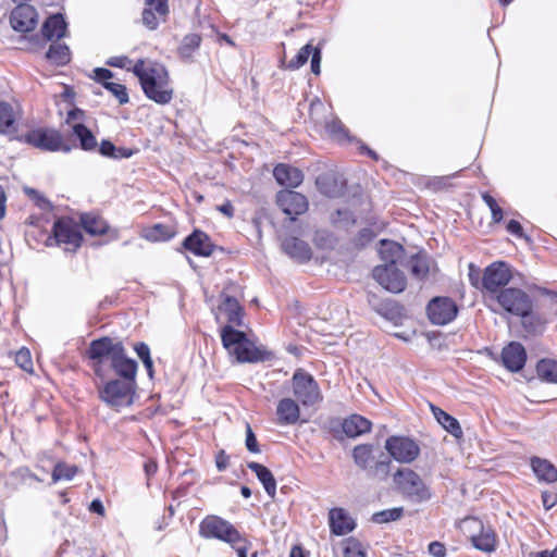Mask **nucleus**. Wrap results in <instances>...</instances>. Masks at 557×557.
Here are the masks:
<instances>
[{"label":"nucleus","instance_id":"obj_59","mask_svg":"<svg viewBox=\"0 0 557 557\" xmlns=\"http://www.w3.org/2000/svg\"><path fill=\"white\" fill-rule=\"evenodd\" d=\"M320 63H321V50L319 48H314V51L311 57V71L315 75L320 74Z\"/></svg>","mask_w":557,"mask_h":557},{"label":"nucleus","instance_id":"obj_29","mask_svg":"<svg viewBox=\"0 0 557 557\" xmlns=\"http://www.w3.org/2000/svg\"><path fill=\"white\" fill-rule=\"evenodd\" d=\"M247 467L256 473L258 480L262 483L267 494L273 498L276 493V481L272 472L263 465L255 461L248 462Z\"/></svg>","mask_w":557,"mask_h":557},{"label":"nucleus","instance_id":"obj_57","mask_svg":"<svg viewBox=\"0 0 557 557\" xmlns=\"http://www.w3.org/2000/svg\"><path fill=\"white\" fill-rule=\"evenodd\" d=\"M542 502L543 506L546 510L553 508L557 503V494L552 492H543L542 493Z\"/></svg>","mask_w":557,"mask_h":557},{"label":"nucleus","instance_id":"obj_16","mask_svg":"<svg viewBox=\"0 0 557 557\" xmlns=\"http://www.w3.org/2000/svg\"><path fill=\"white\" fill-rule=\"evenodd\" d=\"M52 234L55 244H66L70 245L73 249H77L83 242V236L78 226L67 219H59L55 221L53 224ZM51 240L52 237L49 235L47 237L46 245H51Z\"/></svg>","mask_w":557,"mask_h":557},{"label":"nucleus","instance_id":"obj_13","mask_svg":"<svg viewBox=\"0 0 557 557\" xmlns=\"http://www.w3.org/2000/svg\"><path fill=\"white\" fill-rule=\"evenodd\" d=\"M511 280V271L506 262L497 261L488 265L483 274L482 286L488 293L490 298L496 297Z\"/></svg>","mask_w":557,"mask_h":557},{"label":"nucleus","instance_id":"obj_35","mask_svg":"<svg viewBox=\"0 0 557 557\" xmlns=\"http://www.w3.org/2000/svg\"><path fill=\"white\" fill-rule=\"evenodd\" d=\"M531 465L540 480L548 483L557 481V469L549 461L535 457L532 459Z\"/></svg>","mask_w":557,"mask_h":557},{"label":"nucleus","instance_id":"obj_37","mask_svg":"<svg viewBox=\"0 0 557 557\" xmlns=\"http://www.w3.org/2000/svg\"><path fill=\"white\" fill-rule=\"evenodd\" d=\"M408 268L410 270L411 275L422 281L424 280L430 271V259L426 255L418 253L410 258L408 261Z\"/></svg>","mask_w":557,"mask_h":557},{"label":"nucleus","instance_id":"obj_12","mask_svg":"<svg viewBox=\"0 0 557 557\" xmlns=\"http://www.w3.org/2000/svg\"><path fill=\"white\" fill-rule=\"evenodd\" d=\"M384 447L391 458L399 463H411L420 455L419 444L413 438L404 435L387 437Z\"/></svg>","mask_w":557,"mask_h":557},{"label":"nucleus","instance_id":"obj_46","mask_svg":"<svg viewBox=\"0 0 557 557\" xmlns=\"http://www.w3.org/2000/svg\"><path fill=\"white\" fill-rule=\"evenodd\" d=\"M10 479L16 484H25L30 480L40 482L41 480L30 471L28 467H20L10 473Z\"/></svg>","mask_w":557,"mask_h":557},{"label":"nucleus","instance_id":"obj_15","mask_svg":"<svg viewBox=\"0 0 557 557\" xmlns=\"http://www.w3.org/2000/svg\"><path fill=\"white\" fill-rule=\"evenodd\" d=\"M372 274L374 280L391 293H401L407 286L405 274L394 264L377 265Z\"/></svg>","mask_w":557,"mask_h":557},{"label":"nucleus","instance_id":"obj_50","mask_svg":"<svg viewBox=\"0 0 557 557\" xmlns=\"http://www.w3.org/2000/svg\"><path fill=\"white\" fill-rule=\"evenodd\" d=\"M246 448L253 454L260 453V447L257 441V437L250 426L249 423L246 424V441H245Z\"/></svg>","mask_w":557,"mask_h":557},{"label":"nucleus","instance_id":"obj_51","mask_svg":"<svg viewBox=\"0 0 557 557\" xmlns=\"http://www.w3.org/2000/svg\"><path fill=\"white\" fill-rule=\"evenodd\" d=\"M94 75L91 76L96 82L100 83L103 87L106 83H110L109 79L113 77V73L104 67L94 69Z\"/></svg>","mask_w":557,"mask_h":557},{"label":"nucleus","instance_id":"obj_31","mask_svg":"<svg viewBox=\"0 0 557 557\" xmlns=\"http://www.w3.org/2000/svg\"><path fill=\"white\" fill-rule=\"evenodd\" d=\"M380 255L385 264L396 265L404 255V248L396 242L382 239L380 242Z\"/></svg>","mask_w":557,"mask_h":557},{"label":"nucleus","instance_id":"obj_7","mask_svg":"<svg viewBox=\"0 0 557 557\" xmlns=\"http://www.w3.org/2000/svg\"><path fill=\"white\" fill-rule=\"evenodd\" d=\"M462 533L471 541L472 545L482 552L492 553L496 549V534L490 525L474 517H467L459 524Z\"/></svg>","mask_w":557,"mask_h":557},{"label":"nucleus","instance_id":"obj_53","mask_svg":"<svg viewBox=\"0 0 557 557\" xmlns=\"http://www.w3.org/2000/svg\"><path fill=\"white\" fill-rule=\"evenodd\" d=\"M26 194L36 201V203L42 208V209H46V208H49L50 207V202L44 197L41 196L37 190L33 189V188H26L25 189Z\"/></svg>","mask_w":557,"mask_h":557},{"label":"nucleus","instance_id":"obj_3","mask_svg":"<svg viewBox=\"0 0 557 557\" xmlns=\"http://www.w3.org/2000/svg\"><path fill=\"white\" fill-rule=\"evenodd\" d=\"M393 483L400 495L413 503H424L432 498L430 486L410 468H400L394 472Z\"/></svg>","mask_w":557,"mask_h":557},{"label":"nucleus","instance_id":"obj_32","mask_svg":"<svg viewBox=\"0 0 557 557\" xmlns=\"http://www.w3.org/2000/svg\"><path fill=\"white\" fill-rule=\"evenodd\" d=\"M81 223L83 228L90 235H103L109 230L107 221L96 214L85 213L81 216Z\"/></svg>","mask_w":557,"mask_h":557},{"label":"nucleus","instance_id":"obj_28","mask_svg":"<svg viewBox=\"0 0 557 557\" xmlns=\"http://www.w3.org/2000/svg\"><path fill=\"white\" fill-rule=\"evenodd\" d=\"M371 422L359 414L346 418L342 424L343 432L348 437H357L371 431Z\"/></svg>","mask_w":557,"mask_h":557},{"label":"nucleus","instance_id":"obj_9","mask_svg":"<svg viewBox=\"0 0 557 557\" xmlns=\"http://www.w3.org/2000/svg\"><path fill=\"white\" fill-rule=\"evenodd\" d=\"M292 387L294 396L305 407L315 406L323 399L318 382L302 369H297L294 372Z\"/></svg>","mask_w":557,"mask_h":557},{"label":"nucleus","instance_id":"obj_5","mask_svg":"<svg viewBox=\"0 0 557 557\" xmlns=\"http://www.w3.org/2000/svg\"><path fill=\"white\" fill-rule=\"evenodd\" d=\"M235 325H225L221 330V339L224 348L234 356L238 362H256L260 360L259 351L248 341L246 334L234 329Z\"/></svg>","mask_w":557,"mask_h":557},{"label":"nucleus","instance_id":"obj_22","mask_svg":"<svg viewBox=\"0 0 557 557\" xmlns=\"http://www.w3.org/2000/svg\"><path fill=\"white\" fill-rule=\"evenodd\" d=\"M183 246L194 255L201 257L211 256L214 249V245L212 244L210 237L205 232L199 230H196L190 235H188L184 239Z\"/></svg>","mask_w":557,"mask_h":557},{"label":"nucleus","instance_id":"obj_24","mask_svg":"<svg viewBox=\"0 0 557 557\" xmlns=\"http://www.w3.org/2000/svg\"><path fill=\"white\" fill-rule=\"evenodd\" d=\"M300 407L295 399L282 398L276 406V422L278 425H293L299 421Z\"/></svg>","mask_w":557,"mask_h":557},{"label":"nucleus","instance_id":"obj_44","mask_svg":"<svg viewBox=\"0 0 557 557\" xmlns=\"http://www.w3.org/2000/svg\"><path fill=\"white\" fill-rule=\"evenodd\" d=\"M201 37L197 34H189L184 37L178 51L184 58H189L193 52L200 46Z\"/></svg>","mask_w":557,"mask_h":557},{"label":"nucleus","instance_id":"obj_30","mask_svg":"<svg viewBox=\"0 0 557 557\" xmlns=\"http://www.w3.org/2000/svg\"><path fill=\"white\" fill-rule=\"evenodd\" d=\"M431 410L436 418L437 422L453 436L460 438L462 436V429L456 418L444 411L443 409L431 405Z\"/></svg>","mask_w":557,"mask_h":557},{"label":"nucleus","instance_id":"obj_1","mask_svg":"<svg viewBox=\"0 0 557 557\" xmlns=\"http://www.w3.org/2000/svg\"><path fill=\"white\" fill-rule=\"evenodd\" d=\"M87 357L92 361V369L98 377L103 379L104 361L109 360L111 368L121 377L135 381L137 362L126 356L125 347L121 341L103 336L91 341Z\"/></svg>","mask_w":557,"mask_h":557},{"label":"nucleus","instance_id":"obj_10","mask_svg":"<svg viewBox=\"0 0 557 557\" xmlns=\"http://www.w3.org/2000/svg\"><path fill=\"white\" fill-rule=\"evenodd\" d=\"M492 300H495L506 312L516 317L527 318L533 309L530 296L516 287L503 288Z\"/></svg>","mask_w":557,"mask_h":557},{"label":"nucleus","instance_id":"obj_56","mask_svg":"<svg viewBox=\"0 0 557 557\" xmlns=\"http://www.w3.org/2000/svg\"><path fill=\"white\" fill-rule=\"evenodd\" d=\"M429 553L434 557H445L446 547L443 543L435 541L429 544Z\"/></svg>","mask_w":557,"mask_h":557},{"label":"nucleus","instance_id":"obj_4","mask_svg":"<svg viewBox=\"0 0 557 557\" xmlns=\"http://www.w3.org/2000/svg\"><path fill=\"white\" fill-rule=\"evenodd\" d=\"M377 449L372 444H360L352 449V459L356 466L366 471L367 475L379 481H385L391 470V460L377 459Z\"/></svg>","mask_w":557,"mask_h":557},{"label":"nucleus","instance_id":"obj_34","mask_svg":"<svg viewBox=\"0 0 557 557\" xmlns=\"http://www.w3.org/2000/svg\"><path fill=\"white\" fill-rule=\"evenodd\" d=\"M16 129L15 111L9 103L0 101V133L14 134Z\"/></svg>","mask_w":557,"mask_h":557},{"label":"nucleus","instance_id":"obj_19","mask_svg":"<svg viewBox=\"0 0 557 557\" xmlns=\"http://www.w3.org/2000/svg\"><path fill=\"white\" fill-rule=\"evenodd\" d=\"M169 13L168 0H146L141 14L143 24L153 30L164 22Z\"/></svg>","mask_w":557,"mask_h":557},{"label":"nucleus","instance_id":"obj_14","mask_svg":"<svg viewBox=\"0 0 557 557\" xmlns=\"http://www.w3.org/2000/svg\"><path fill=\"white\" fill-rule=\"evenodd\" d=\"M426 314L432 324L446 325L456 319L458 307L454 299L438 296L429 301Z\"/></svg>","mask_w":557,"mask_h":557},{"label":"nucleus","instance_id":"obj_63","mask_svg":"<svg viewBox=\"0 0 557 557\" xmlns=\"http://www.w3.org/2000/svg\"><path fill=\"white\" fill-rule=\"evenodd\" d=\"M216 209L227 218H232L234 215V207L228 200L223 202L221 206H218Z\"/></svg>","mask_w":557,"mask_h":557},{"label":"nucleus","instance_id":"obj_11","mask_svg":"<svg viewBox=\"0 0 557 557\" xmlns=\"http://www.w3.org/2000/svg\"><path fill=\"white\" fill-rule=\"evenodd\" d=\"M135 385L133 380H111L99 389V396L111 407L129 406L133 404Z\"/></svg>","mask_w":557,"mask_h":557},{"label":"nucleus","instance_id":"obj_49","mask_svg":"<svg viewBox=\"0 0 557 557\" xmlns=\"http://www.w3.org/2000/svg\"><path fill=\"white\" fill-rule=\"evenodd\" d=\"M15 362L18 367H21L25 371L33 370V361L30 357V352L26 348L20 349L15 355Z\"/></svg>","mask_w":557,"mask_h":557},{"label":"nucleus","instance_id":"obj_25","mask_svg":"<svg viewBox=\"0 0 557 557\" xmlns=\"http://www.w3.org/2000/svg\"><path fill=\"white\" fill-rule=\"evenodd\" d=\"M282 249L287 256L297 262L309 261L312 257V250L310 246L297 237L285 238L282 242Z\"/></svg>","mask_w":557,"mask_h":557},{"label":"nucleus","instance_id":"obj_18","mask_svg":"<svg viewBox=\"0 0 557 557\" xmlns=\"http://www.w3.org/2000/svg\"><path fill=\"white\" fill-rule=\"evenodd\" d=\"M221 304L215 309V319L219 321V317L221 313L226 314L228 325H236L242 326L243 325V314L244 310L238 300L228 295L225 290L221 293Z\"/></svg>","mask_w":557,"mask_h":557},{"label":"nucleus","instance_id":"obj_38","mask_svg":"<svg viewBox=\"0 0 557 557\" xmlns=\"http://www.w3.org/2000/svg\"><path fill=\"white\" fill-rule=\"evenodd\" d=\"M46 57L52 64L65 65L71 60L70 48L64 44H52Z\"/></svg>","mask_w":557,"mask_h":557},{"label":"nucleus","instance_id":"obj_6","mask_svg":"<svg viewBox=\"0 0 557 557\" xmlns=\"http://www.w3.org/2000/svg\"><path fill=\"white\" fill-rule=\"evenodd\" d=\"M21 140L44 151L70 152L72 146L63 138V135L55 128L38 127L27 132Z\"/></svg>","mask_w":557,"mask_h":557},{"label":"nucleus","instance_id":"obj_54","mask_svg":"<svg viewBox=\"0 0 557 557\" xmlns=\"http://www.w3.org/2000/svg\"><path fill=\"white\" fill-rule=\"evenodd\" d=\"M84 119V111L81 109H73L67 112V116L65 123L72 127L75 123H82L81 121Z\"/></svg>","mask_w":557,"mask_h":557},{"label":"nucleus","instance_id":"obj_40","mask_svg":"<svg viewBox=\"0 0 557 557\" xmlns=\"http://www.w3.org/2000/svg\"><path fill=\"white\" fill-rule=\"evenodd\" d=\"M325 132L326 134L337 143H344L349 139L348 131L344 126V124L336 117H333L331 121L325 123Z\"/></svg>","mask_w":557,"mask_h":557},{"label":"nucleus","instance_id":"obj_33","mask_svg":"<svg viewBox=\"0 0 557 557\" xmlns=\"http://www.w3.org/2000/svg\"><path fill=\"white\" fill-rule=\"evenodd\" d=\"M72 133L79 140V148L85 151H95L98 147L97 139L91 131L83 123L72 125Z\"/></svg>","mask_w":557,"mask_h":557},{"label":"nucleus","instance_id":"obj_60","mask_svg":"<svg viewBox=\"0 0 557 557\" xmlns=\"http://www.w3.org/2000/svg\"><path fill=\"white\" fill-rule=\"evenodd\" d=\"M230 457L225 454L224 450L218 453L215 457V465L219 471H223L228 466Z\"/></svg>","mask_w":557,"mask_h":557},{"label":"nucleus","instance_id":"obj_45","mask_svg":"<svg viewBox=\"0 0 557 557\" xmlns=\"http://www.w3.org/2000/svg\"><path fill=\"white\" fill-rule=\"evenodd\" d=\"M313 51H314V48L310 44H307L298 51V53L295 55V58H293L286 64V69L293 70V71L298 70L299 67H301L304 64L307 63L309 57L312 55Z\"/></svg>","mask_w":557,"mask_h":557},{"label":"nucleus","instance_id":"obj_61","mask_svg":"<svg viewBox=\"0 0 557 557\" xmlns=\"http://www.w3.org/2000/svg\"><path fill=\"white\" fill-rule=\"evenodd\" d=\"M507 231L510 233V234H513L518 237H522L523 236V230H522V226L521 224L516 221V220H510L506 226Z\"/></svg>","mask_w":557,"mask_h":557},{"label":"nucleus","instance_id":"obj_39","mask_svg":"<svg viewBox=\"0 0 557 557\" xmlns=\"http://www.w3.org/2000/svg\"><path fill=\"white\" fill-rule=\"evenodd\" d=\"M536 372L542 381L557 384V361L542 359L536 364Z\"/></svg>","mask_w":557,"mask_h":557},{"label":"nucleus","instance_id":"obj_8","mask_svg":"<svg viewBox=\"0 0 557 557\" xmlns=\"http://www.w3.org/2000/svg\"><path fill=\"white\" fill-rule=\"evenodd\" d=\"M199 534L205 539L223 541L232 547L244 541V536L238 530L231 522L219 516L206 517L199 525Z\"/></svg>","mask_w":557,"mask_h":557},{"label":"nucleus","instance_id":"obj_42","mask_svg":"<svg viewBox=\"0 0 557 557\" xmlns=\"http://www.w3.org/2000/svg\"><path fill=\"white\" fill-rule=\"evenodd\" d=\"M344 557H367L362 544L355 537H348L342 542Z\"/></svg>","mask_w":557,"mask_h":557},{"label":"nucleus","instance_id":"obj_55","mask_svg":"<svg viewBox=\"0 0 557 557\" xmlns=\"http://www.w3.org/2000/svg\"><path fill=\"white\" fill-rule=\"evenodd\" d=\"M131 60L125 55L111 57L108 59L107 64L109 66L125 69L128 64H131Z\"/></svg>","mask_w":557,"mask_h":557},{"label":"nucleus","instance_id":"obj_58","mask_svg":"<svg viewBox=\"0 0 557 557\" xmlns=\"http://www.w3.org/2000/svg\"><path fill=\"white\" fill-rule=\"evenodd\" d=\"M134 349L137 354V356L141 359V361L150 359V349L149 346L145 343H137L134 346Z\"/></svg>","mask_w":557,"mask_h":557},{"label":"nucleus","instance_id":"obj_43","mask_svg":"<svg viewBox=\"0 0 557 557\" xmlns=\"http://www.w3.org/2000/svg\"><path fill=\"white\" fill-rule=\"evenodd\" d=\"M404 516L403 507H395L391 509H385L379 512H375L372 516V521L375 523H388L393 521L399 520Z\"/></svg>","mask_w":557,"mask_h":557},{"label":"nucleus","instance_id":"obj_27","mask_svg":"<svg viewBox=\"0 0 557 557\" xmlns=\"http://www.w3.org/2000/svg\"><path fill=\"white\" fill-rule=\"evenodd\" d=\"M66 22L62 14L51 15L42 25L41 33L47 40L60 39L66 34Z\"/></svg>","mask_w":557,"mask_h":557},{"label":"nucleus","instance_id":"obj_21","mask_svg":"<svg viewBox=\"0 0 557 557\" xmlns=\"http://www.w3.org/2000/svg\"><path fill=\"white\" fill-rule=\"evenodd\" d=\"M502 361L506 369L518 372L524 367L527 351L520 343L511 342L503 348Z\"/></svg>","mask_w":557,"mask_h":557},{"label":"nucleus","instance_id":"obj_26","mask_svg":"<svg viewBox=\"0 0 557 557\" xmlns=\"http://www.w3.org/2000/svg\"><path fill=\"white\" fill-rule=\"evenodd\" d=\"M276 182L282 186L297 187L302 183V172L288 164L280 163L273 170Z\"/></svg>","mask_w":557,"mask_h":557},{"label":"nucleus","instance_id":"obj_20","mask_svg":"<svg viewBox=\"0 0 557 557\" xmlns=\"http://www.w3.org/2000/svg\"><path fill=\"white\" fill-rule=\"evenodd\" d=\"M10 24L13 29L26 33L36 27L37 13L35 9L28 4L16 5L11 12Z\"/></svg>","mask_w":557,"mask_h":557},{"label":"nucleus","instance_id":"obj_47","mask_svg":"<svg viewBox=\"0 0 557 557\" xmlns=\"http://www.w3.org/2000/svg\"><path fill=\"white\" fill-rule=\"evenodd\" d=\"M104 88L109 90L121 104H125L129 101L128 94L124 85L110 82L104 84Z\"/></svg>","mask_w":557,"mask_h":557},{"label":"nucleus","instance_id":"obj_62","mask_svg":"<svg viewBox=\"0 0 557 557\" xmlns=\"http://www.w3.org/2000/svg\"><path fill=\"white\" fill-rule=\"evenodd\" d=\"M250 545V542H248L245 537L242 543L235 545L234 548L236 549L238 557H247V550ZM252 557H256V554H252Z\"/></svg>","mask_w":557,"mask_h":557},{"label":"nucleus","instance_id":"obj_41","mask_svg":"<svg viewBox=\"0 0 557 557\" xmlns=\"http://www.w3.org/2000/svg\"><path fill=\"white\" fill-rule=\"evenodd\" d=\"M78 472V468L74 465L58 462L52 470V481L55 483L61 480H72Z\"/></svg>","mask_w":557,"mask_h":557},{"label":"nucleus","instance_id":"obj_52","mask_svg":"<svg viewBox=\"0 0 557 557\" xmlns=\"http://www.w3.org/2000/svg\"><path fill=\"white\" fill-rule=\"evenodd\" d=\"M117 147H115L110 140H102L99 145V152L101 156L115 159Z\"/></svg>","mask_w":557,"mask_h":557},{"label":"nucleus","instance_id":"obj_23","mask_svg":"<svg viewBox=\"0 0 557 557\" xmlns=\"http://www.w3.org/2000/svg\"><path fill=\"white\" fill-rule=\"evenodd\" d=\"M331 532L341 536L351 532L356 528L355 520L344 508H332L329 512Z\"/></svg>","mask_w":557,"mask_h":557},{"label":"nucleus","instance_id":"obj_2","mask_svg":"<svg viewBox=\"0 0 557 557\" xmlns=\"http://www.w3.org/2000/svg\"><path fill=\"white\" fill-rule=\"evenodd\" d=\"M133 73L138 77L145 95L157 103L165 104L172 100L173 90L169 86V76L161 65L145 66L143 59L133 66Z\"/></svg>","mask_w":557,"mask_h":557},{"label":"nucleus","instance_id":"obj_48","mask_svg":"<svg viewBox=\"0 0 557 557\" xmlns=\"http://www.w3.org/2000/svg\"><path fill=\"white\" fill-rule=\"evenodd\" d=\"M482 199L492 212V221L499 223L503 220V209L498 206L497 201L487 193L482 194Z\"/></svg>","mask_w":557,"mask_h":557},{"label":"nucleus","instance_id":"obj_64","mask_svg":"<svg viewBox=\"0 0 557 557\" xmlns=\"http://www.w3.org/2000/svg\"><path fill=\"white\" fill-rule=\"evenodd\" d=\"M529 557H557V548L553 550L544 549L536 553H531Z\"/></svg>","mask_w":557,"mask_h":557},{"label":"nucleus","instance_id":"obj_36","mask_svg":"<svg viewBox=\"0 0 557 557\" xmlns=\"http://www.w3.org/2000/svg\"><path fill=\"white\" fill-rule=\"evenodd\" d=\"M174 230L165 224L157 223L143 230L141 236L149 242H164L174 236Z\"/></svg>","mask_w":557,"mask_h":557},{"label":"nucleus","instance_id":"obj_17","mask_svg":"<svg viewBox=\"0 0 557 557\" xmlns=\"http://www.w3.org/2000/svg\"><path fill=\"white\" fill-rule=\"evenodd\" d=\"M276 203L282 211L294 221L296 215H300L308 210L307 198L294 190H281L276 196Z\"/></svg>","mask_w":557,"mask_h":557}]
</instances>
